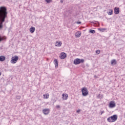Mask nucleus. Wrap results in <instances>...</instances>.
<instances>
[{
    "label": "nucleus",
    "instance_id": "1",
    "mask_svg": "<svg viewBox=\"0 0 125 125\" xmlns=\"http://www.w3.org/2000/svg\"><path fill=\"white\" fill-rule=\"evenodd\" d=\"M7 17V11L6 7L4 6L0 7V30L3 28V22L5 21V18ZM2 38L0 36V42L2 41Z\"/></svg>",
    "mask_w": 125,
    "mask_h": 125
},
{
    "label": "nucleus",
    "instance_id": "2",
    "mask_svg": "<svg viewBox=\"0 0 125 125\" xmlns=\"http://www.w3.org/2000/svg\"><path fill=\"white\" fill-rule=\"evenodd\" d=\"M84 62V60L83 59H76L74 61V64L75 65H79V64H81V63H83Z\"/></svg>",
    "mask_w": 125,
    "mask_h": 125
},
{
    "label": "nucleus",
    "instance_id": "3",
    "mask_svg": "<svg viewBox=\"0 0 125 125\" xmlns=\"http://www.w3.org/2000/svg\"><path fill=\"white\" fill-rule=\"evenodd\" d=\"M82 92L83 96H87V95H88V90H87V88L83 87L82 89Z\"/></svg>",
    "mask_w": 125,
    "mask_h": 125
},
{
    "label": "nucleus",
    "instance_id": "4",
    "mask_svg": "<svg viewBox=\"0 0 125 125\" xmlns=\"http://www.w3.org/2000/svg\"><path fill=\"white\" fill-rule=\"evenodd\" d=\"M18 59H19V58L17 56L13 57L11 60L12 64H15L18 61Z\"/></svg>",
    "mask_w": 125,
    "mask_h": 125
},
{
    "label": "nucleus",
    "instance_id": "5",
    "mask_svg": "<svg viewBox=\"0 0 125 125\" xmlns=\"http://www.w3.org/2000/svg\"><path fill=\"white\" fill-rule=\"evenodd\" d=\"M112 121V123L114 122H116L117 120H118V116L116 115H114L110 117Z\"/></svg>",
    "mask_w": 125,
    "mask_h": 125
},
{
    "label": "nucleus",
    "instance_id": "6",
    "mask_svg": "<svg viewBox=\"0 0 125 125\" xmlns=\"http://www.w3.org/2000/svg\"><path fill=\"white\" fill-rule=\"evenodd\" d=\"M109 108H114L116 107V104H115L114 101H111L109 103Z\"/></svg>",
    "mask_w": 125,
    "mask_h": 125
},
{
    "label": "nucleus",
    "instance_id": "7",
    "mask_svg": "<svg viewBox=\"0 0 125 125\" xmlns=\"http://www.w3.org/2000/svg\"><path fill=\"white\" fill-rule=\"evenodd\" d=\"M49 109L45 108L42 110V112L44 115H48L49 114Z\"/></svg>",
    "mask_w": 125,
    "mask_h": 125
},
{
    "label": "nucleus",
    "instance_id": "8",
    "mask_svg": "<svg viewBox=\"0 0 125 125\" xmlns=\"http://www.w3.org/2000/svg\"><path fill=\"white\" fill-rule=\"evenodd\" d=\"M66 56H67L66 55V53H62L61 54L60 58H61V59H65V58H66Z\"/></svg>",
    "mask_w": 125,
    "mask_h": 125
},
{
    "label": "nucleus",
    "instance_id": "9",
    "mask_svg": "<svg viewBox=\"0 0 125 125\" xmlns=\"http://www.w3.org/2000/svg\"><path fill=\"white\" fill-rule=\"evenodd\" d=\"M114 13L115 14H119L120 13V8L118 7H115L114 8Z\"/></svg>",
    "mask_w": 125,
    "mask_h": 125
},
{
    "label": "nucleus",
    "instance_id": "10",
    "mask_svg": "<svg viewBox=\"0 0 125 125\" xmlns=\"http://www.w3.org/2000/svg\"><path fill=\"white\" fill-rule=\"evenodd\" d=\"M62 96L63 100H67L68 99V94H62Z\"/></svg>",
    "mask_w": 125,
    "mask_h": 125
},
{
    "label": "nucleus",
    "instance_id": "11",
    "mask_svg": "<svg viewBox=\"0 0 125 125\" xmlns=\"http://www.w3.org/2000/svg\"><path fill=\"white\" fill-rule=\"evenodd\" d=\"M62 44V42H58V41H57L56 43H55V45L56 46H61Z\"/></svg>",
    "mask_w": 125,
    "mask_h": 125
},
{
    "label": "nucleus",
    "instance_id": "12",
    "mask_svg": "<svg viewBox=\"0 0 125 125\" xmlns=\"http://www.w3.org/2000/svg\"><path fill=\"white\" fill-rule=\"evenodd\" d=\"M54 62L55 67L58 68V61L56 59H55L54 61Z\"/></svg>",
    "mask_w": 125,
    "mask_h": 125
},
{
    "label": "nucleus",
    "instance_id": "13",
    "mask_svg": "<svg viewBox=\"0 0 125 125\" xmlns=\"http://www.w3.org/2000/svg\"><path fill=\"white\" fill-rule=\"evenodd\" d=\"M36 30V28H35L34 27L31 26V28H30V33H34L35 32V30Z\"/></svg>",
    "mask_w": 125,
    "mask_h": 125
},
{
    "label": "nucleus",
    "instance_id": "14",
    "mask_svg": "<svg viewBox=\"0 0 125 125\" xmlns=\"http://www.w3.org/2000/svg\"><path fill=\"white\" fill-rule=\"evenodd\" d=\"M4 60H5V57L3 56H0V61H1V62L4 61Z\"/></svg>",
    "mask_w": 125,
    "mask_h": 125
},
{
    "label": "nucleus",
    "instance_id": "15",
    "mask_svg": "<svg viewBox=\"0 0 125 125\" xmlns=\"http://www.w3.org/2000/svg\"><path fill=\"white\" fill-rule=\"evenodd\" d=\"M111 65H116V64H117V61H116V60H111Z\"/></svg>",
    "mask_w": 125,
    "mask_h": 125
},
{
    "label": "nucleus",
    "instance_id": "16",
    "mask_svg": "<svg viewBox=\"0 0 125 125\" xmlns=\"http://www.w3.org/2000/svg\"><path fill=\"white\" fill-rule=\"evenodd\" d=\"M43 96L44 99H48V98H49V94H44Z\"/></svg>",
    "mask_w": 125,
    "mask_h": 125
},
{
    "label": "nucleus",
    "instance_id": "17",
    "mask_svg": "<svg viewBox=\"0 0 125 125\" xmlns=\"http://www.w3.org/2000/svg\"><path fill=\"white\" fill-rule=\"evenodd\" d=\"M108 15H112L113 14V10L112 9H109Z\"/></svg>",
    "mask_w": 125,
    "mask_h": 125
},
{
    "label": "nucleus",
    "instance_id": "18",
    "mask_svg": "<svg viewBox=\"0 0 125 125\" xmlns=\"http://www.w3.org/2000/svg\"><path fill=\"white\" fill-rule=\"evenodd\" d=\"M81 33L80 32H76L75 34V36L77 37V38H80L81 37Z\"/></svg>",
    "mask_w": 125,
    "mask_h": 125
},
{
    "label": "nucleus",
    "instance_id": "19",
    "mask_svg": "<svg viewBox=\"0 0 125 125\" xmlns=\"http://www.w3.org/2000/svg\"><path fill=\"white\" fill-rule=\"evenodd\" d=\"M89 33H91V34H95V30H90Z\"/></svg>",
    "mask_w": 125,
    "mask_h": 125
},
{
    "label": "nucleus",
    "instance_id": "20",
    "mask_svg": "<svg viewBox=\"0 0 125 125\" xmlns=\"http://www.w3.org/2000/svg\"><path fill=\"white\" fill-rule=\"evenodd\" d=\"M99 31H105L106 30V28H100L98 29Z\"/></svg>",
    "mask_w": 125,
    "mask_h": 125
},
{
    "label": "nucleus",
    "instance_id": "21",
    "mask_svg": "<svg viewBox=\"0 0 125 125\" xmlns=\"http://www.w3.org/2000/svg\"><path fill=\"white\" fill-rule=\"evenodd\" d=\"M45 1L47 3H50L52 1L51 0H45Z\"/></svg>",
    "mask_w": 125,
    "mask_h": 125
},
{
    "label": "nucleus",
    "instance_id": "22",
    "mask_svg": "<svg viewBox=\"0 0 125 125\" xmlns=\"http://www.w3.org/2000/svg\"><path fill=\"white\" fill-rule=\"evenodd\" d=\"M107 122H111L112 123V119L111 118V117L107 118Z\"/></svg>",
    "mask_w": 125,
    "mask_h": 125
},
{
    "label": "nucleus",
    "instance_id": "23",
    "mask_svg": "<svg viewBox=\"0 0 125 125\" xmlns=\"http://www.w3.org/2000/svg\"><path fill=\"white\" fill-rule=\"evenodd\" d=\"M96 53H97V54H100V50H98L96 51Z\"/></svg>",
    "mask_w": 125,
    "mask_h": 125
},
{
    "label": "nucleus",
    "instance_id": "24",
    "mask_svg": "<svg viewBox=\"0 0 125 125\" xmlns=\"http://www.w3.org/2000/svg\"><path fill=\"white\" fill-rule=\"evenodd\" d=\"M16 98H17V99H20V98H21V96H17Z\"/></svg>",
    "mask_w": 125,
    "mask_h": 125
},
{
    "label": "nucleus",
    "instance_id": "25",
    "mask_svg": "<svg viewBox=\"0 0 125 125\" xmlns=\"http://www.w3.org/2000/svg\"><path fill=\"white\" fill-rule=\"evenodd\" d=\"M56 108H57V109L60 108V105H56Z\"/></svg>",
    "mask_w": 125,
    "mask_h": 125
},
{
    "label": "nucleus",
    "instance_id": "26",
    "mask_svg": "<svg viewBox=\"0 0 125 125\" xmlns=\"http://www.w3.org/2000/svg\"><path fill=\"white\" fill-rule=\"evenodd\" d=\"M76 23L77 24H82V22L81 21H77Z\"/></svg>",
    "mask_w": 125,
    "mask_h": 125
},
{
    "label": "nucleus",
    "instance_id": "27",
    "mask_svg": "<svg viewBox=\"0 0 125 125\" xmlns=\"http://www.w3.org/2000/svg\"><path fill=\"white\" fill-rule=\"evenodd\" d=\"M80 112H81V109H79L76 111V112L78 113H80Z\"/></svg>",
    "mask_w": 125,
    "mask_h": 125
},
{
    "label": "nucleus",
    "instance_id": "28",
    "mask_svg": "<svg viewBox=\"0 0 125 125\" xmlns=\"http://www.w3.org/2000/svg\"><path fill=\"white\" fill-rule=\"evenodd\" d=\"M104 113V111L102 110L101 111V115H102V114H103Z\"/></svg>",
    "mask_w": 125,
    "mask_h": 125
},
{
    "label": "nucleus",
    "instance_id": "29",
    "mask_svg": "<svg viewBox=\"0 0 125 125\" xmlns=\"http://www.w3.org/2000/svg\"><path fill=\"white\" fill-rule=\"evenodd\" d=\"M61 2H63V0H61Z\"/></svg>",
    "mask_w": 125,
    "mask_h": 125
},
{
    "label": "nucleus",
    "instance_id": "30",
    "mask_svg": "<svg viewBox=\"0 0 125 125\" xmlns=\"http://www.w3.org/2000/svg\"><path fill=\"white\" fill-rule=\"evenodd\" d=\"M1 73L0 72V76H1Z\"/></svg>",
    "mask_w": 125,
    "mask_h": 125
}]
</instances>
